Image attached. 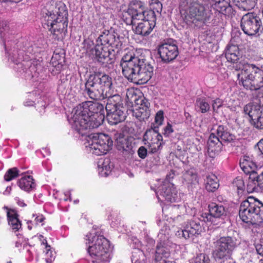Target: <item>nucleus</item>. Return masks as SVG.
<instances>
[{
    "instance_id": "nucleus-1",
    "label": "nucleus",
    "mask_w": 263,
    "mask_h": 263,
    "mask_svg": "<svg viewBox=\"0 0 263 263\" xmlns=\"http://www.w3.org/2000/svg\"><path fill=\"white\" fill-rule=\"evenodd\" d=\"M104 106L98 102L86 101L76 108L73 117V126L81 135L91 129L98 128L104 120Z\"/></svg>"
},
{
    "instance_id": "nucleus-2",
    "label": "nucleus",
    "mask_w": 263,
    "mask_h": 263,
    "mask_svg": "<svg viewBox=\"0 0 263 263\" xmlns=\"http://www.w3.org/2000/svg\"><path fill=\"white\" fill-rule=\"evenodd\" d=\"M120 66L123 75L130 82L139 84L147 83L152 77L154 67L146 60L136 56L132 51L123 55Z\"/></svg>"
},
{
    "instance_id": "nucleus-3",
    "label": "nucleus",
    "mask_w": 263,
    "mask_h": 263,
    "mask_svg": "<svg viewBox=\"0 0 263 263\" xmlns=\"http://www.w3.org/2000/svg\"><path fill=\"white\" fill-rule=\"evenodd\" d=\"M180 12L184 22L189 26L202 27L209 23L211 14L197 0H186L180 4Z\"/></svg>"
},
{
    "instance_id": "nucleus-4",
    "label": "nucleus",
    "mask_w": 263,
    "mask_h": 263,
    "mask_svg": "<svg viewBox=\"0 0 263 263\" xmlns=\"http://www.w3.org/2000/svg\"><path fill=\"white\" fill-rule=\"evenodd\" d=\"M85 87V91L90 99L102 100L104 95H110L109 92L113 88L112 79L105 73L95 72L88 77Z\"/></svg>"
},
{
    "instance_id": "nucleus-5",
    "label": "nucleus",
    "mask_w": 263,
    "mask_h": 263,
    "mask_svg": "<svg viewBox=\"0 0 263 263\" xmlns=\"http://www.w3.org/2000/svg\"><path fill=\"white\" fill-rule=\"evenodd\" d=\"M87 241L86 244L92 243L87 248V252L92 258V263H107L110 260V241L103 235L98 233L91 236L88 233L85 237Z\"/></svg>"
},
{
    "instance_id": "nucleus-6",
    "label": "nucleus",
    "mask_w": 263,
    "mask_h": 263,
    "mask_svg": "<svg viewBox=\"0 0 263 263\" xmlns=\"http://www.w3.org/2000/svg\"><path fill=\"white\" fill-rule=\"evenodd\" d=\"M233 232L232 234L219 236L213 240L212 255L216 261L224 262L233 259V255L239 245L238 240Z\"/></svg>"
},
{
    "instance_id": "nucleus-7",
    "label": "nucleus",
    "mask_w": 263,
    "mask_h": 263,
    "mask_svg": "<svg viewBox=\"0 0 263 263\" xmlns=\"http://www.w3.org/2000/svg\"><path fill=\"white\" fill-rule=\"evenodd\" d=\"M239 215L242 221L247 223L259 224L263 223V203L249 197L241 203Z\"/></svg>"
},
{
    "instance_id": "nucleus-8",
    "label": "nucleus",
    "mask_w": 263,
    "mask_h": 263,
    "mask_svg": "<svg viewBox=\"0 0 263 263\" xmlns=\"http://www.w3.org/2000/svg\"><path fill=\"white\" fill-rule=\"evenodd\" d=\"M240 74H237L239 84L246 89L256 91L263 87V70L254 64H248L244 66Z\"/></svg>"
},
{
    "instance_id": "nucleus-9",
    "label": "nucleus",
    "mask_w": 263,
    "mask_h": 263,
    "mask_svg": "<svg viewBox=\"0 0 263 263\" xmlns=\"http://www.w3.org/2000/svg\"><path fill=\"white\" fill-rule=\"evenodd\" d=\"M128 100L132 103L134 102L137 106L133 109V115L140 121L147 120L150 116V103L145 98H138L133 90H128L126 93Z\"/></svg>"
},
{
    "instance_id": "nucleus-10",
    "label": "nucleus",
    "mask_w": 263,
    "mask_h": 263,
    "mask_svg": "<svg viewBox=\"0 0 263 263\" xmlns=\"http://www.w3.org/2000/svg\"><path fill=\"white\" fill-rule=\"evenodd\" d=\"M89 144L90 152L97 156L106 154L111 149L113 141L111 138L103 133L94 134Z\"/></svg>"
},
{
    "instance_id": "nucleus-11",
    "label": "nucleus",
    "mask_w": 263,
    "mask_h": 263,
    "mask_svg": "<svg viewBox=\"0 0 263 263\" xmlns=\"http://www.w3.org/2000/svg\"><path fill=\"white\" fill-rule=\"evenodd\" d=\"M145 7L144 3L138 0H133L128 4L126 11H124L122 18L127 24H133L135 20H140L143 17Z\"/></svg>"
},
{
    "instance_id": "nucleus-12",
    "label": "nucleus",
    "mask_w": 263,
    "mask_h": 263,
    "mask_svg": "<svg viewBox=\"0 0 263 263\" xmlns=\"http://www.w3.org/2000/svg\"><path fill=\"white\" fill-rule=\"evenodd\" d=\"M240 27L245 34L253 35L258 32L262 27L261 21L256 13H248L242 17Z\"/></svg>"
},
{
    "instance_id": "nucleus-13",
    "label": "nucleus",
    "mask_w": 263,
    "mask_h": 263,
    "mask_svg": "<svg viewBox=\"0 0 263 263\" xmlns=\"http://www.w3.org/2000/svg\"><path fill=\"white\" fill-rule=\"evenodd\" d=\"M158 53L163 63H169L175 60L179 54L177 42L173 39L164 41L158 46Z\"/></svg>"
},
{
    "instance_id": "nucleus-14",
    "label": "nucleus",
    "mask_w": 263,
    "mask_h": 263,
    "mask_svg": "<svg viewBox=\"0 0 263 263\" xmlns=\"http://www.w3.org/2000/svg\"><path fill=\"white\" fill-rule=\"evenodd\" d=\"M63 16L59 18L58 21L52 23L46 29L50 32L52 39L56 41H62L64 39L67 31L68 26V12L64 8H62Z\"/></svg>"
},
{
    "instance_id": "nucleus-15",
    "label": "nucleus",
    "mask_w": 263,
    "mask_h": 263,
    "mask_svg": "<svg viewBox=\"0 0 263 263\" xmlns=\"http://www.w3.org/2000/svg\"><path fill=\"white\" fill-rule=\"evenodd\" d=\"M158 127L146 130L143 135L144 144L148 146L149 151L154 154L161 149L163 144L162 136L158 132Z\"/></svg>"
},
{
    "instance_id": "nucleus-16",
    "label": "nucleus",
    "mask_w": 263,
    "mask_h": 263,
    "mask_svg": "<svg viewBox=\"0 0 263 263\" xmlns=\"http://www.w3.org/2000/svg\"><path fill=\"white\" fill-rule=\"evenodd\" d=\"M243 112L251 119V124L258 129H263V106L249 103L243 107Z\"/></svg>"
},
{
    "instance_id": "nucleus-17",
    "label": "nucleus",
    "mask_w": 263,
    "mask_h": 263,
    "mask_svg": "<svg viewBox=\"0 0 263 263\" xmlns=\"http://www.w3.org/2000/svg\"><path fill=\"white\" fill-rule=\"evenodd\" d=\"M97 44L106 48L110 47L111 50H118L122 46V43L119 36H116L112 32L108 30H104L97 39Z\"/></svg>"
},
{
    "instance_id": "nucleus-18",
    "label": "nucleus",
    "mask_w": 263,
    "mask_h": 263,
    "mask_svg": "<svg viewBox=\"0 0 263 263\" xmlns=\"http://www.w3.org/2000/svg\"><path fill=\"white\" fill-rule=\"evenodd\" d=\"M110 49L97 44L93 48L90 50L91 53L93 58L102 64H110L112 63V59L110 57Z\"/></svg>"
},
{
    "instance_id": "nucleus-19",
    "label": "nucleus",
    "mask_w": 263,
    "mask_h": 263,
    "mask_svg": "<svg viewBox=\"0 0 263 263\" xmlns=\"http://www.w3.org/2000/svg\"><path fill=\"white\" fill-rule=\"evenodd\" d=\"M202 230V226L199 221L191 220L187 222L181 233L182 236L187 239L194 236L198 237L201 234Z\"/></svg>"
},
{
    "instance_id": "nucleus-20",
    "label": "nucleus",
    "mask_w": 263,
    "mask_h": 263,
    "mask_svg": "<svg viewBox=\"0 0 263 263\" xmlns=\"http://www.w3.org/2000/svg\"><path fill=\"white\" fill-rule=\"evenodd\" d=\"M62 8H59L58 11L55 12L53 11H49L46 9L43 10L41 22L43 27L45 29L49 27L52 23L58 21L59 18L63 16Z\"/></svg>"
},
{
    "instance_id": "nucleus-21",
    "label": "nucleus",
    "mask_w": 263,
    "mask_h": 263,
    "mask_svg": "<svg viewBox=\"0 0 263 263\" xmlns=\"http://www.w3.org/2000/svg\"><path fill=\"white\" fill-rule=\"evenodd\" d=\"M182 179L183 182L189 187H195L199 184L198 175L196 168L193 167L184 170L182 175Z\"/></svg>"
},
{
    "instance_id": "nucleus-22",
    "label": "nucleus",
    "mask_w": 263,
    "mask_h": 263,
    "mask_svg": "<svg viewBox=\"0 0 263 263\" xmlns=\"http://www.w3.org/2000/svg\"><path fill=\"white\" fill-rule=\"evenodd\" d=\"M7 210V217L8 224L14 232H17L22 228L21 221L19 219V215L14 209L5 206Z\"/></svg>"
},
{
    "instance_id": "nucleus-23",
    "label": "nucleus",
    "mask_w": 263,
    "mask_h": 263,
    "mask_svg": "<svg viewBox=\"0 0 263 263\" xmlns=\"http://www.w3.org/2000/svg\"><path fill=\"white\" fill-rule=\"evenodd\" d=\"M222 142L214 133H211L208 141V153L210 157L214 158L222 147Z\"/></svg>"
},
{
    "instance_id": "nucleus-24",
    "label": "nucleus",
    "mask_w": 263,
    "mask_h": 263,
    "mask_svg": "<svg viewBox=\"0 0 263 263\" xmlns=\"http://www.w3.org/2000/svg\"><path fill=\"white\" fill-rule=\"evenodd\" d=\"M65 63V55L63 52L55 51L52 56L50 64L53 67L52 70L53 74L59 73L62 70Z\"/></svg>"
},
{
    "instance_id": "nucleus-25",
    "label": "nucleus",
    "mask_w": 263,
    "mask_h": 263,
    "mask_svg": "<svg viewBox=\"0 0 263 263\" xmlns=\"http://www.w3.org/2000/svg\"><path fill=\"white\" fill-rule=\"evenodd\" d=\"M106 118L110 125H116L124 121L125 115L120 108H114L111 110H106Z\"/></svg>"
},
{
    "instance_id": "nucleus-26",
    "label": "nucleus",
    "mask_w": 263,
    "mask_h": 263,
    "mask_svg": "<svg viewBox=\"0 0 263 263\" xmlns=\"http://www.w3.org/2000/svg\"><path fill=\"white\" fill-rule=\"evenodd\" d=\"M204 186L207 192L213 193L219 186V179L215 174H208L204 179Z\"/></svg>"
},
{
    "instance_id": "nucleus-27",
    "label": "nucleus",
    "mask_w": 263,
    "mask_h": 263,
    "mask_svg": "<svg viewBox=\"0 0 263 263\" xmlns=\"http://www.w3.org/2000/svg\"><path fill=\"white\" fill-rule=\"evenodd\" d=\"M170 249L165 246L157 245L155 252V263H166L167 258L170 257Z\"/></svg>"
},
{
    "instance_id": "nucleus-28",
    "label": "nucleus",
    "mask_w": 263,
    "mask_h": 263,
    "mask_svg": "<svg viewBox=\"0 0 263 263\" xmlns=\"http://www.w3.org/2000/svg\"><path fill=\"white\" fill-rule=\"evenodd\" d=\"M110 95L104 96L102 100L107 98V102L106 105V110H111L114 108H120L121 102V97L119 95H114L113 88L109 92Z\"/></svg>"
},
{
    "instance_id": "nucleus-29",
    "label": "nucleus",
    "mask_w": 263,
    "mask_h": 263,
    "mask_svg": "<svg viewBox=\"0 0 263 263\" xmlns=\"http://www.w3.org/2000/svg\"><path fill=\"white\" fill-rule=\"evenodd\" d=\"M158 193L169 202H173L176 201V193L170 184H163L158 190Z\"/></svg>"
},
{
    "instance_id": "nucleus-30",
    "label": "nucleus",
    "mask_w": 263,
    "mask_h": 263,
    "mask_svg": "<svg viewBox=\"0 0 263 263\" xmlns=\"http://www.w3.org/2000/svg\"><path fill=\"white\" fill-rule=\"evenodd\" d=\"M240 57V51L238 46L231 45L228 47L226 52V58L228 62L236 63Z\"/></svg>"
},
{
    "instance_id": "nucleus-31",
    "label": "nucleus",
    "mask_w": 263,
    "mask_h": 263,
    "mask_svg": "<svg viewBox=\"0 0 263 263\" xmlns=\"http://www.w3.org/2000/svg\"><path fill=\"white\" fill-rule=\"evenodd\" d=\"M18 186L26 192H30L35 186L32 176H27L22 177L17 182Z\"/></svg>"
},
{
    "instance_id": "nucleus-32",
    "label": "nucleus",
    "mask_w": 263,
    "mask_h": 263,
    "mask_svg": "<svg viewBox=\"0 0 263 263\" xmlns=\"http://www.w3.org/2000/svg\"><path fill=\"white\" fill-rule=\"evenodd\" d=\"M155 26L149 22L142 21L138 24L135 28V33L142 36H147L151 33Z\"/></svg>"
},
{
    "instance_id": "nucleus-33",
    "label": "nucleus",
    "mask_w": 263,
    "mask_h": 263,
    "mask_svg": "<svg viewBox=\"0 0 263 263\" xmlns=\"http://www.w3.org/2000/svg\"><path fill=\"white\" fill-rule=\"evenodd\" d=\"M240 167L245 174L253 172L254 170H256V165L252 160L249 156H245L242 159L240 160Z\"/></svg>"
},
{
    "instance_id": "nucleus-34",
    "label": "nucleus",
    "mask_w": 263,
    "mask_h": 263,
    "mask_svg": "<svg viewBox=\"0 0 263 263\" xmlns=\"http://www.w3.org/2000/svg\"><path fill=\"white\" fill-rule=\"evenodd\" d=\"M216 135L222 142H231L234 140V136L231 134L227 127L223 125H219L216 129Z\"/></svg>"
},
{
    "instance_id": "nucleus-35",
    "label": "nucleus",
    "mask_w": 263,
    "mask_h": 263,
    "mask_svg": "<svg viewBox=\"0 0 263 263\" xmlns=\"http://www.w3.org/2000/svg\"><path fill=\"white\" fill-rule=\"evenodd\" d=\"M209 212L213 217L220 218L226 214L224 207L216 203H212L209 205Z\"/></svg>"
},
{
    "instance_id": "nucleus-36",
    "label": "nucleus",
    "mask_w": 263,
    "mask_h": 263,
    "mask_svg": "<svg viewBox=\"0 0 263 263\" xmlns=\"http://www.w3.org/2000/svg\"><path fill=\"white\" fill-rule=\"evenodd\" d=\"M195 108L198 111L204 114L210 110V106L204 97H200L197 98L195 102Z\"/></svg>"
},
{
    "instance_id": "nucleus-37",
    "label": "nucleus",
    "mask_w": 263,
    "mask_h": 263,
    "mask_svg": "<svg viewBox=\"0 0 263 263\" xmlns=\"http://www.w3.org/2000/svg\"><path fill=\"white\" fill-rule=\"evenodd\" d=\"M233 1L238 7L245 10H249L255 7L257 0H233Z\"/></svg>"
},
{
    "instance_id": "nucleus-38",
    "label": "nucleus",
    "mask_w": 263,
    "mask_h": 263,
    "mask_svg": "<svg viewBox=\"0 0 263 263\" xmlns=\"http://www.w3.org/2000/svg\"><path fill=\"white\" fill-rule=\"evenodd\" d=\"M143 17L140 20L143 22H149L152 25H156V16L155 11L152 10H144Z\"/></svg>"
},
{
    "instance_id": "nucleus-39",
    "label": "nucleus",
    "mask_w": 263,
    "mask_h": 263,
    "mask_svg": "<svg viewBox=\"0 0 263 263\" xmlns=\"http://www.w3.org/2000/svg\"><path fill=\"white\" fill-rule=\"evenodd\" d=\"M10 27L8 22L0 18V35L2 37L6 38L10 33Z\"/></svg>"
},
{
    "instance_id": "nucleus-40",
    "label": "nucleus",
    "mask_w": 263,
    "mask_h": 263,
    "mask_svg": "<svg viewBox=\"0 0 263 263\" xmlns=\"http://www.w3.org/2000/svg\"><path fill=\"white\" fill-rule=\"evenodd\" d=\"M19 171L16 167L9 168L5 174L4 178L6 181H10L19 176Z\"/></svg>"
},
{
    "instance_id": "nucleus-41",
    "label": "nucleus",
    "mask_w": 263,
    "mask_h": 263,
    "mask_svg": "<svg viewBox=\"0 0 263 263\" xmlns=\"http://www.w3.org/2000/svg\"><path fill=\"white\" fill-rule=\"evenodd\" d=\"M232 183L233 187L237 189L238 194L242 193L245 190V184L242 177L238 176L236 177Z\"/></svg>"
},
{
    "instance_id": "nucleus-42",
    "label": "nucleus",
    "mask_w": 263,
    "mask_h": 263,
    "mask_svg": "<svg viewBox=\"0 0 263 263\" xmlns=\"http://www.w3.org/2000/svg\"><path fill=\"white\" fill-rule=\"evenodd\" d=\"M45 218L42 214H32V219L33 220V223L35 226H37L40 224L41 226L44 224L43 222L45 220Z\"/></svg>"
},
{
    "instance_id": "nucleus-43",
    "label": "nucleus",
    "mask_w": 263,
    "mask_h": 263,
    "mask_svg": "<svg viewBox=\"0 0 263 263\" xmlns=\"http://www.w3.org/2000/svg\"><path fill=\"white\" fill-rule=\"evenodd\" d=\"M195 263H210V259L207 255L200 253L195 258Z\"/></svg>"
},
{
    "instance_id": "nucleus-44",
    "label": "nucleus",
    "mask_w": 263,
    "mask_h": 263,
    "mask_svg": "<svg viewBox=\"0 0 263 263\" xmlns=\"http://www.w3.org/2000/svg\"><path fill=\"white\" fill-rule=\"evenodd\" d=\"M42 244L45 246L44 252L46 253L47 257H49L51 258L53 256V252L51 250V246L48 244L47 240L44 239L42 242Z\"/></svg>"
},
{
    "instance_id": "nucleus-45",
    "label": "nucleus",
    "mask_w": 263,
    "mask_h": 263,
    "mask_svg": "<svg viewBox=\"0 0 263 263\" xmlns=\"http://www.w3.org/2000/svg\"><path fill=\"white\" fill-rule=\"evenodd\" d=\"M259 186L255 182L248 181V183L247 186V191L248 193H253L257 190V187Z\"/></svg>"
},
{
    "instance_id": "nucleus-46",
    "label": "nucleus",
    "mask_w": 263,
    "mask_h": 263,
    "mask_svg": "<svg viewBox=\"0 0 263 263\" xmlns=\"http://www.w3.org/2000/svg\"><path fill=\"white\" fill-rule=\"evenodd\" d=\"M248 174L250 175L249 177V181L255 182V183H257V185H259L258 180L259 175H258L257 174L256 170H254L253 172H251L250 173H248Z\"/></svg>"
},
{
    "instance_id": "nucleus-47",
    "label": "nucleus",
    "mask_w": 263,
    "mask_h": 263,
    "mask_svg": "<svg viewBox=\"0 0 263 263\" xmlns=\"http://www.w3.org/2000/svg\"><path fill=\"white\" fill-rule=\"evenodd\" d=\"M163 120V112L162 110H160L156 114L155 121L158 125H160L162 124Z\"/></svg>"
},
{
    "instance_id": "nucleus-48",
    "label": "nucleus",
    "mask_w": 263,
    "mask_h": 263,
    "mask_svg": "<svg viewBox=\"0 0 263 263\" xmlns=\"http://www.w3.org/2000/svg\"><path fill=\"white\" fill-rule=\"evenodd\" d=\"M223 105V101L220 98H216L213 101L212 107L214 111L218 110Z\"/></svg>"
},
{
    "instance_id": "nucleus-49",
    "label": "nucleus",
    "mask_w": 263,
    "mask_h": 263,
    "mask_svg": "<svg viewBox=\"0 0 263 263\" xmlns=\"http://www.w3.org/2000/svg\"><path fill=\"white\" fill-rule=\"evenodd\" d=\"M151 6L154 11H156L157 12H161L162 10V4L160 1L154 3V4H151Z\"/></svg>"
},
{
    "instance_id": "nucleus-50",
    "label": "nucleus",
    "mask_w": 263,
    "mask_h": 263,
    "mask_svg": "<svg viewBox=\"0 0 263 263\" xmlns=\"http://www.w3.org/2000/svg\"><path fill=\"white\" fill-rule=\"evenodd\" d=\"M212 218L213 216L211 214V213L209 212V213H202L201 215V217L200 218V220H202L204 221L205 222H212Z\"/></svg>"
},
{
    "instance_id": "nucleus-51",
    "label": "nucleus",
    "mask_w": 263,
    "mask_h": 263,
    "mask_svg": "<svg viewBox=\"0 0 263 263\" xmlns=\"http://www.w3.org/2000/svg\"><path fill=\"white\" fill-rule=\"evenodd\" d=\"M255 249L257 254L263 256V241H260L255 244Z\"/></svg>"
},
{
    "instance_id": "nucleus-52",
    "label": "nucleus",
    "mask_w": 263,
    "mask_h": 263,
    "mask_svg": "<svg viewBox=\"0 0 263 263\" xmlns=\"http://www.w3.org/2000/svg\"><path fill=\"white\" fill-rule=\"evenodd\" d=\"M147 151L144 146L139 147L138 151V154L140 158L144 159L147 155Z\"/></svg>"
},
{
    "instance_id": "nucleus-53",
    "label": "nucleus",
    "mask_w": 263,
    "mask_h": 263,
    "mask_svg": "<svg viewBox=\"0 0 263 263\" xmlns=\"http://www.w3.org/2000/svg\"><path fill=\"white\" fill-rule=\"evenodd\" d=\"M163 131V134L165 136H168L174 132L172 125L170 123H168L167 125L164 128Z\"/></svg>"
},
{
    "instance_id": "nucleus-54",
    "label": "nucleus",
    "mask_w": 263,
    "mask_h": 263,
    "mask_svg": "<svg viewBox=\"0 0 263 263\" xmlns=\"http://www.w3.org/2000/svg\"><path fill=\"white\" fill-rule=\"evenodd\" d=\"M259 150L263 154V139H261L257 143Z\"/></svg>"
},
{
    "instance_id": "nucleus-55",
    "label": "nucleus",
    "mask_w": 263,
    "mask_h": 263,
    "mask_svg": "<svg viewBox=\"0 0 263 263\" xmlns=\"http://www.w3.org/2000/svg\"><path fill=\"white\" fill-rule=\"evenodd\" d=\"M258 181L259 187L263 189V172L259 175Z\"/></svg>"
},
{
    "instance_id": "nucleus-56",
    "label": "nucleus",
    "mask_w": 263,
    "mask_h": 263,
    "mask_svg": "<svg viewBox=\"0 0 263 263\" xmlns=\"http://www.w3.org/2000/svg\"><path fill=\"white\" fill-rule=\"evenodd\" d=\"M27 228L29 230H32V227L35 226L34 224L33 223L32 220L27 221Z\"/></svg>"
},
{
    "instance_id": "nucleus-57",
    "label": "nucleus",
    "mask_w": 263,
    "mask_h": 263,
    "mask_svg": "<svg viewBox=\"0 0 263 263\" xmlns=\"http://www.w3.org/2000/svg\"><path fill=\"white\" fill-rule=\"evenodd\" d=\"M15 200L17 201L18 205L22 207L26 206V204L24 202V201L16 197L15 198Z\"/></svg>"
},
{
    "instance_id": "nucleus-58",
    "label": "nucleus",
    "mask_w": 263,
    "mask_h": 263,
    "mask_svg": "<svg viewBox=\"0 0 263 263\" xmlns=\"http://www.w3.org/2000/svg\"><path fill=\"white\" fill-rule=\"evenodd\" d=\"M21 1L22 0H0V2H14V3H17Z\"/></svg>"
},
{
    "instance_id": "nucleus-59",
    "label": "nucleus",
    "mask_w": 263,
    "mask_h": 263,
    "mask_svg": "<svg viewBox=\"0 0 263 263\" xmlns=\"http://www.w3.org/2000/svg\"><path fill=\"white\" fill-rule=\"evenodd\" d=\"M184 116L185 117L186 119H187L189 118H191V116L190 114V113L187 112H184Z\"/></svg>"
},
{
    "instance_id": "nucleus-60",
    "label": "nucleus",
    "mask_w": 263,
    "mask_h": 263,
    "mask_svg": "<svg viewBox=\"0 0 263 263\" xmlns=\"http://www.w3.org/2000/svg\"><path fill=\"white\" fill-rule=\"evenodd\" d=\"M39 237H40V238H44L43 236V235H40Z\"/></svg>"
},
{
    "instance_id": "nucleus-61",
    "label": "nucleus",
    "mask_w": 263,
    "mask_h": 263,
    "mask_svg": "<svg viewBox=\"0 0 263 263\" xmlns=\"http://www.w3.org/2000/svg\"><path fill=\"white\" fill-rule=\"evenodd\" d=\"M171 174H170L169 175H167V178H170L171 177Z\"/></svg>"
},
{
    "instance_id": "nucleus-62",
    "label": "nucleus",
    "mask_w": 263,
    "mask_h": 263,
    "mask_svg": "<svg viewBox=\"0 0 263 263\" xmlns=\"http://www.w3.org/2000/svg\"><path fill=\"white\" fill-rule=\"evenodd\" d=\"M166 263H174V262H173V261H167V262H166Z\"/></svg>"
},
{
    "instance_id": "nucleus-63",
    "label": "nucleus",
    "mask_w": 263,
    "mask_h": 263,
    "mask_svg": "<svg viewBox=\"0 0 263 263\" xmlns=\"http://www.w3.org/2000/svg\"><path fill=\"white\" fill-rule=\"evenodd\" d=\"M260 3H262L263 4V0H259Z\"/></svg>"
},
{
    "instance_id": "nucleus-64",
    "label": "nucleus",
    "mask_w": 263,
    "mask_h": 263,
    "mask_svg": "<svg viewBox=\"0 0 263 263\" xmlns=\"http://www.w3.org/2000/svg\"><path fill=\"white\" fill-rule=\"evenodd\" d=\"M7 263H12L11 261H8Z\"/></svg>"
}]
</instances>
